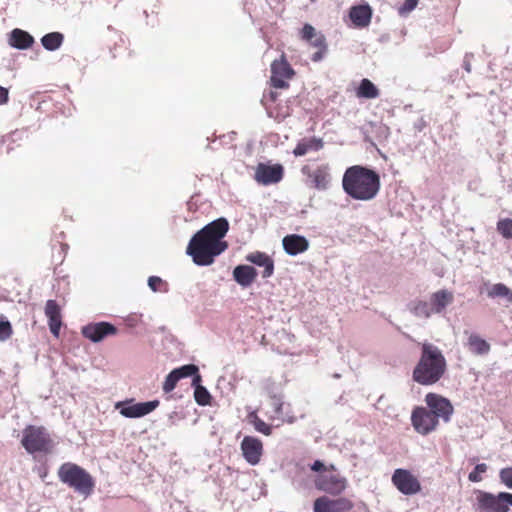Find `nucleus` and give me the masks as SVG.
Instances as JSON below:
<instances>
[{
    "mask_svg": "<svg viewBox=\"0 0 512 512\" xmlns=\"http://www.w3.org/2000/svg\"><path fill=\"white\" fill-rule=\"evenodd\" d=\"M229 230V222L219 217L198 230L190 239L186 254L198 266H210L216 257L225 252L228 243L224 240Z\"/></svg>",
    "mask_w": 512,
    "mask_h": 512,
    "instance_id": "1",
    "label": "nucleus"
},
{
    "mask_svg": "<svg viewBox=\"0 0 512 512\" xmlns=\"http://www.w3.org/2000/svg\"><path fill=\"white\" fill-rule=\"evenodd\" d=\"M380 187L379 174L366 166H350L342 177L343 191L354 200L370 201L377 196Z\"/></svg>",
    "mask_w": 512,
    "mask_h": 512,
    "instance_id": "2",
    "label": "nucleus"
},
{
    "mask_svg": "<svg viewBox=\"0 0 512 512\" xmlns=\"http://www.w3.org/2000/svg\"><path fill=\"white\" fill-rule=\"evenodd\" d=\"M446 370L447 361L442 351L432 343H422L420 358L412 371L413 381L431 386L440 381Z\"/></svg>",
    "mask_w": 512,
    "mask_h": 512,
    "instance_id": "3",
    "label": "nucleus"
},
{
    "mask_svg": "<svg viewBox=\"0 0 512 512\" xmlns=\"http://www.w3.org/2000/svg\"><path fill=\"white\" fill-rule=\"evenodd\" d=\"M59 480L75 492L88 497L92 494L95 487V480L91 474L83 467L72 463H63L57 471Z\"/></svg>",
    "mask_w": 512,
    "mask_h": 512,
    "instance_id": "4",
    "label": "nucleus"
},
{
    "mask_svg": "<svg viewBox=\"0 0 512 512\" xmlns=\"http://www.w3.org/2000/svg\"><path fill=\"white\" fill-rule=\"evenodd\" d=\"M476 499L473 504L474 512H509L512 507V493L491 492L476 490Z\"/></svg>",
    "mask_w": 512,
    "mask_h": 512,
    "instance_id": "5",
    "label": "nucleus"
},
{
    "mask_svg": "<svg viewBox=\"0 0 512 512\" xmlns=\"http://www.w3.org/2000/svg\"><path fill=\"white\" fill-rule=\"evenodd\" d=\"M21 444L29 454L49 453L53 448V441L42 426L28 425L23 430Z\"/></svg>",
    "mask_w": 512,
    "mask_h": 512,
    "instance_id": "6",
    "label": "nucleus"
},
{
    "mask_svg": "<svg viewBox=\"0 0 512 512\" xmlns=\"http://www.w3.org/2000/svg\"><path fill=\"white\" fill-rule=\"evenodd\" d=\"M159 400H151L146 402H136L135 399H126L116 403L115 408L119 413L130 419L144 417L153 412L159 406Z\"/></svg>",
    "mask_w": 512,
    "mask_h": 512,
    "instance_id": "7",
    "label": "nucleus"
},
{
    "mask_svg": "<svg viewBox=\"0 0 512 512\" xmlns=\"http://www.w3.org/2000/svg\"><path fill=\"white\" fill-rule=\"evenodd\" d=\"M425 402L427 409L438 421L442 419L445 423L450 422L451 417L454 413V407L451 401L436 393H428L425 396Z\"/></svg>",
    "mask_w": 512,
    "mask_h": 512,
    "instance_id": "8",
    "label": "nucleus"
},
{
    "mask_svg": "<svg viewBox=\"0 0 512 512\" xmlns=\"http://www.w3.org/2000/svg\"><path fill=\"white\" fill-rule=\"evenodd\" d=\"M301 39L308 42L311 46L318 50L312 54L311 60L313 62H320L323 60L327 53L328 46L326 37L320 31H317L311 24L306 23L300 31Z\"/></svg>",
    "mask_w": 512,
    "mask_h": 512,
    "instance_id": "9",
    "label": "nucleus"
},
{
    "mask_svg": "<svg viewBox=\"0 0 512 512\" xmlns=\"http://www.w3.org/2000/svg\"><path fill=\"white\" fill-rule=\"evenodd\" d=\"M295 72L284 55L271 63V86L277 89H285L289 86L287 80L294 76Z\"/></svg>",
    "mask_w": 512,
    "mask_h": 512,
    "instance_id": "10",
    "label": "nucleus"
},
{
    "mask_svg": "<svg viewBox=\"0 0 512 512\" xmlns=\"http://www.w3.org/2000/svg\"><path fill=\"white\" fill-rule=\"evenodd\" d=\"M117 332V327L107 321L91 322L81 328L83 337L87 338L92 343H99L109 336L116 335Z\"/></svg>",
    "mask_w": 512,
    "mask_h": 512,
    "instance_id": "11",
    "label": "nucleus"
},
{
    "mask_svg": "<svg viewBox=\"0 0 512 512\" xmlns=\"http://www.w3.org/2000/svg\"><path fill=\"white\" fill-rule=\"evenodd\" d=\"M411 423L416 432L421 435H428L436 429L439 421L430 414L427 408L417 406L412 411Z\"/></svg>",
    "mask_w": 512,
    "mask_h": 512,
    "instance_id": "12",
    "label": "nucleus"
},
{
    "mask_svg": "<svg viewBox=\"0 0 512 512\" xmlns=\"http://www.w3.org/2000/svg\"><path fill=\"white\" fill-rule=\"evenodd\" d=\"M284 176V168L281 164H270L260 162L255 168V180L262 185L268 186L279 183Z\"/></svg>",
    "mask_w": 512,
    "mask_h": 512,
    "instance_id": "13",
    "label": "nucleus"
},
{
    "mask_svg": "<svg viewBox=\"0 0 512 512\" xmlns=\"http://www.w3.org/2000/svg\"><path fill=\"white\" fill-rule=\"evenodd\" d=\"M392 483L404 495H414L421 490L418 479L406 469H396L392 475Z\"/></svg>",
    "mask_w": 512,
    "mask_h": 512,
    "instance_id": "14",
    "label": "nucleus"
},
{
    "mask_svg": "<svg viewBox=\"0 0 512 512\" xmlns=\"http://www.w3.org/2000/svg\"><path fill=\"white\" fill-rule=\"evenodd\" d=\"M243 458L252 466L257 465L263 454V444L254 436H245L240 444Z\"/></svg>",
    "mask_w": 512,
    "mask_h": 512,
    "instance_id": "15",
    "label": "nucleus"
},
{
    "mask_svg": "<svg viewBox=\"0 0 512 512\" xmlns=\"http://www.w3.org/2000/svg\"><path fill=\"white\" fill-rule=\"evenodd\" d=\"M347 486V480L339 475H319L315 480V487L330 495L341 494Z\"/></svg>",
    "mask_w": 512,
    "mask_h": 512,
    "instance_id": "16",
    "label": "nucleus"
},
{
    "mask_svg": "<svg viewBox=\"0 0 512 512\" xmlns=\"http://www.w3.org/2000/svg\"><path fill=\"white\" fill-rule=\"evenodd\" d=\"M302 173L311 180L312 187L317 190H326L331 182L330 168L327 164L318 166L311 171L308 166L302 168Z\"/></svg>",
    "mask_w": 512,
    "mask_h": 512,
    "instance_id": "17",
    "label": "nucleus"
},
{
    "mask_svg": "<svg viewBox=\"0 0 512 512\" xmlns=\"http://www.w3.org/2000/svg\"><path fill=\"white\" fill-rule=\"evenodd\" d=\"M284 251L290 256H297L309 248V241L305 236L289 234L282 239Z\"/></svg>",
    "mask_w": 512,
    "mask_h": 512,
    "instance_id": "18",
    "label": "nucleus"
},
{
    "mask_svg": "<svg viewBox=\"0 0 512 512\" xmlns=\"http://www.w3.org/2000/svg\"><path fill=\"white\" fill-rule=\"evenodd\" d=\"M372 13L371 6L364 2L362 4L352 6L349 10V17L356 27L364 28L370 24Z\"/></svg>",
    "mask_w": 512,
    "mask_h": 512,
    "instance_id": "19",
    "label": "nucleus"
},
{
    "mask_svg": "<svg viewBox=\"0 0 512 512\" xmlns=\"http://www.w3.org/2000/svg\"><path fill=\"white\" fill-rule=\"evenodd\" d=\"M247 262L252 263L255 266L263 267L262 271L263 278H269L274 273V260L265 252L255 251L249 253L245 257Z\"/></svg>",
    "mask_w": 512,
    "mask_h": 512,
    "instance_id": "20",
    "label": "nucleus"
},
{
    "mask_svg": "<svg viewBox=\"0 0 512 512\" xmlns=\"http://www.w3.org/2000/svg\"><path fill=\"white\" fill-rule=\"evenodd\" d=\"M232 274L237 284L243 288H247L255 281L258 272L253 266L240 264L234 267Z\"/></svg>",
    "mask_w": 512,
    "mask_h": 512,
    "instance_id": "21",
    "label": "nucleus"
},
{
    "mask_svg": "<svg viewBox=\"0 0 512 512\" xmlns=\"http://www.w3.org/2000/svg\"><path fill=\"white\" fill-rule=\"evenodd\" d=\"M34 42V37L29 32L20 28H15L8 34L9 45L18 50L28 49L32 47Z\"/></svg>",
    "mask_w": 512,
    "mask_h": 512,
    "instance_id": "22",
    "label": "nucleus"
},
{
    "mask_svg": "<svg viewBox=\"0 0 512 512\" xmlns=\"http://www.w3.org/2000/svg\"><path fill=\"white\" fill-rule=\"evenodd\" d=\"M453 300V294L446 289H442L431 295L429 303L433 313L440 314Z\"/></svg>",
    "mask_w": 512,
    "mask_h": 512,
    "instance_id": "23",
    "label": "nucleus"
},
{
    "mask_svg": "<svg viewBox=\"0 0 512 512\" xmlns=\"http://www.w3.org/2000/svg\"><path fill=\"white\" fill-rule=\"evenodd\" d=\"M323 140L317 137L304 138L300 140L293 150V154L296 157H301L307 154L309 151H319L323 148Z\"/></svg>",
    "mask_w": 512,
    "mask_h": 512,
    "instance_id": "24",
    "label": "nucleus"
},
{
    "mask_svg": "<svg viewBox=\"0 0 512 512\" xmlns=\"http://www.w3.org/2000/svg\"><path fill=\"white\" fill-rule=\"evenodd\" d=\"M40 42L45 50L53 52L62 46L64 34L58 31L49 32L41 37Z\"/></svg>",
    "mask_w": 512,
    "mask_h": 512,
    "instance_id": "25",
    "label": "nucleus"
},
{
    "mask_svg": "<svg viewBox=\"0 0 512 512\" xmlns=\"http://www.w3.org/2000/svg\"><path fill=\"white\" fill-rule=\"evenodd\" d=\"M356 95L358 98L375 99L379 96V89L372 81L363 78L356 89Z\"/></svg>",
    "mask_w": 512,
    "mask_h": 512,
    "instance_id": "26",
    "label": "nucleus"
},
{
    "mask_svg": "<svg viewBox=\"0 0 512 512\" xmlns=\"http://www.w3.org/2000/svg\"><path fill=\"white\" fill-rule=\"evenodd\" d=\"M246 420L250 425H252L254 427V429L257 432H259L265 436H269L272 434V430H273L272 425L263 421L258 416L256 410H252V411L248 412Z\"/></svg>",
    "mask_w": 512,
    "mask_h": 512,
    "instance_id": "27",
    "label": "nucleus"
},
{
    "mask_svg": "<svg viewBox=\"0 0 512 512\" xmlns=\"http://www.w3.org/2000/svg\"><path fill=\"white\" fill-rule=\"evenodd\" d=\"M468 346L470 351L476 355H485L490 350L489 343L476 334L470 335L468 338Z\"/></svg>",
    "mask_w": 512,
    "mask_h": 512,
    "instance_id": "28",
    "label": "nucleus"
},
{
    "mask_svg": "<svg viewBox=\"0 0 512 512\" xmlns=\"http://www.w3.org/2000/svg\"><path fill=\"white\" fill-rule=\"evenodd\" d=\"M490 298H504L508 304L512 303V290L504 283L494 284L488 291Z\"/></svg>",
    "mask_w": 512,
    "mask_h": 512,
    "instance_id": "29",
    "label": "nucleus"
},
{
    "mask_svg": "<svg viewBox=\"0 0 512 512\" xmlns=\"http://www.w3.org/2000/svg\"><path fill=\"white\" fill-rule=\"evenodd\" d=\"M410 311L419 318H429L433 314L430 303L421 300L412 302Z\"/></svg>",
    "mask_w": 512,
    "mask_h": 512,
    "instance_id": "30",
    "label": "nucleus"
},
{
    "mask_svg": "<svg viewBox=\"0 0 512 512\" xmlns=\"http://www.w3.org/2000/svg\"><path fill=\"white\" fill-rule=\"evenodd\" d=\"M147 284L153 292L167 293L169 290L168 283L159 276H150Z\"/></svg>",
    "mask_w": 512,
    "mask_h": 512,
    "instance_id": "31",
    "label": "nucleus"
},
{
    "mask_svg": "<svg viewBox=\"0 0 512 512\" xmlns=\"http://www.w3.org/2000/svg\"><path fill=\"white\" fill-rule=\"evenodd\" d=\"M194 399L198 405L206 406L210 404L212 396L208 389L203 386L195 388Z\"/></svg>",
    "mask_w": 512,
    "mask_h": 512,
    "instance_id": "32",
    "label": "nucleus"
},
{
    "mask_svg": "<svg viewBox=\"0 0 512 512\" xmlns=\"http://www.w3.org/2000/svg\"><path fill=\"white\" fill-rule=\"evenodd\" d=\"M331 502L334 512H346L354 507L353 502L345 497L331 499Z\"/></svg>",
    "mask_w": 512,
    "mask_h": 512,
    "instance_id": "33",
    "label": "nucleus"
},
{
    "mask_svg": "<svg viewBox=\"0 0 512 512\" xmlns=\"http://www.w3.org/2000/svg\"><path fill=\"white\" fill-rule=\"evenodd\" d=\"M313 511L314 512H334L331 499L328 498L327 496L318 497L314 501Z\"/></svg>",
    "mask_w": 512,
    "mask_h": 512,
    "instance_id": "34",
    "label": "nucleus"
},
{
    "mask_svg": "<svg viewBox=\"0 0 512 512\" xmlns=\"http://www.w3.org/2000/svg\"><path fill=\"white\" fill-rule=\"evenodd\" d=\"M13 334L11 322L5 316L0 317V342L7 341Z\"/></svg>",
    "mask_w": 512,
    "mask_h": 512,
    "instance_id": "35",
    "label": "nucleus"
},
{
    "mask_svg": "<svg viewBox=\"0 0 512 512\" xmlns=\"http://www.w3.org/2000/svg\"><path fill=\"white\" fill-rule=\"evenodd\" d=\"M180 377L178 376L177 372L173 369L172 371H170L168 373V375L166 376L165 380H164V383H163V386H162V389L165 393H170L172 392L177 383L180 381Z\"/></svg>",
    "mask_w": 512,
    "mask_h": 512,
    "instance_id": "36",
    "label": "nucleus"
},
{
    "mask_svg": "<svg viewBox=\"0 0 512 512\" xmlns=\"http://www.w3.org/2000/svg\"><path fill=\"white\" fill-rule=\"evenodd\" d=\"M271 406L273 407L275 418L284 420V401L280 395L270 396Z\"/></svg>",
    "mask_w": 512,
    "mask_h": 512,
    "instance_id": "37",
    "label": "nucleus"
},
{
    "mask_svg": "<svg viewBox=\"0 0 512 512\" xmlns=\"http://www.w3.org/2000/svg\"><path fill=\"white\" fill-rule=\"evenodd\" d=\"M497 231L505 238L512 239V219H501L497 222Z\"/></svg>",
    "mask_w": 512,
    "mask_h": 512,
    "instance_id": "38",
    "label": "nucleus"
},
{
    "mask_svg": "<svg viewBox=\"0 0 512 512\" xmlns=\"http://www.w3.org/2000/svg\"><path fill=\"white\" fill-rule=\"evenodd\" d=\"M198 366L195 364H185L180 367L175 368L174 370L177 372L180 379L191 377L193 374L198 372Z\"/></svg>",
    "mask_w": 512,
    "mask_h": 512,
    "instance_id": "39",
    "label": "nucleus"
},
{
    "mask_svg": "<svg viewBox=\"0 0 512 512\" xmlns=\"http://www.w3.org/2000/svg\"><path fill=\"white\" fill-rule=\"evenodd\" d=\"M45 315L46 317H60L61 309L58 303L55 300L49 299L45 305Z\"/></svg>",
    "mask_w": 512,
    "mask_h": 512,
    "instance_id": "40",
    "label": "nucleus"
},
{
    "mask_svg": "<svg viewBox=\"0 0 512 512\" xmlns=\"http://www.w3.org/2000/svg\"><path fill=\"white\" fill-rule=\"evenodd\" d=\"M419 0H405L403 4L398 8V14L400 16H407L412 12L418 5Z\"/></svg>",
    "mask_w": 512,
    "mask_h": 512,
    "instance_id": "41",
    "label": "nucleus"
},
{
    "mask_svg": "<svg viewBox=\"0 0 512 512\" xmlns=\"http://www.w3.org/2000/svg\"><path fill=\"white\" fill-rule=\"evenodd\" d=\"M486 470H487V465L485 463H479L474 467L473 471H471L469 473L468 479L471 482H479L482 480V477L480 476V474L486 472Z\"/></svg>",
    "mask_w": 512,
    "mask_h": 512,
    "instance_id": "42",
    "label": "nucleus"
},
{
    "mask_svg": "<svg viewBox=\"0 0 512 512\" xmlns=\"http://www.w3.org/2000/svg\"><path fill=\"white\" fill-rule=\"evenodd\" d=\"M499 478L502 484L508 489H512V467L502 468L499 472Z\"/></svg>",
    "mask_w": 512,
    "mask_h": 512,
    "instance_id": "43",
    "label": "nucleus"
},
{
    "mask_svg": "<svg viewBox=\"0 0 512 512\" xmlns=\"http://www.w3.org/2000/svg\"><path fill=\"white\" fill-rule=\"evenodd\" d=\"M48 326L52 335L58 337L62 326V317H48Z\"/></svg>",
    "mask_w": 512,
    "mask_h": 512,
    "instance_id": "44",
    "label": "nucleus"
},
{
    "mask_svg": "<svg viewBox=\"0 0 512 512\" xmlns=\"http://www.w3.org/2000/svg\"><path fill=\"white\" fill-rule=\"evenodd\" d=\"M9 101V91L0 85V105H4Z\"/></svg>",
    "mask_w": 512,
    "mask_h": 512,
    "instance_id": "45",
    "label": "nucleus"
},
{
    "mask_svg": "<svg viewBox=\"0 0 512 512\" xmlns=\"http://www.w3.org/2000/svg\"><path fill=\"white\" fill-rule=\"evenodd\" d=\"M311 470L314 471V472H322L325 470V464L323 461L321 460H315L311 466H310Z\"/></svg>",
    "mask_w": 512,
    "mask_h": 512,
    "instance_id": "46",
    "label": "nucleus"
},
{
    "mask_svg": "<svg viewBox=\"0 0 512 512\" xmlns=\"http://www.w3.org/2000/svg\"><path fill=\"white\" fill-rule=\"evenodd\" d=\"M191 378H192V386L194 387V389L197 387H203V385L201 384L202 377H201L199 371L196 372L195 374H193L191 376Z\"/></svg>",
    "mask_w": 512,
    "mask_h": 512,
    "instance_id": "47",
    "label": "nucleus"
},
{
    "mask_svg": "<svg viewBox=\"0 0 512 512\" xmlns=\"http://www.w3.org/2000/svg\"><path fill=\"white\" fill-rule=\"evenodd\" d=\"M426 123L425 121L420 118L417 120V122L414 123V128L417 130V131H422L423 128L425 127Z\"/></svg>",
    "mask_w": 512,
    "mask_h": 512,
    "instance_id": "48",
    "label": "nucleus"
},
{
    "mask_svg": "<svg viewBox=\"0 0 512 512\" xmlns=\"http://www.w3.org/2000/svg\"><path fill=\"white\" fill-rule=\"evenodd\" d=\"M463 68L467 72L471 71V64H470V60H469V55L468 54H466L465 57H464Z\"/></svg>",
    "mask_w": 512,
    "mask_h": 512,
    "instance_id": "49",
    "label": "nucleus"
},
{
    "mask_svg": "<svg viewBox=\"0 0 512 512\" xmlns=\"http://www.w3.org/2000/svg\"><path fill=\"white\" fill-rule=\"evenodd\" d=\"M277 95H278V94H277V92H274V91H270V92L268 93V97H269V98H270V100H271V101H273V102H274V101H276V99H277Z\"/></svg>",
    "mask_w": 512,
    "mask_h": 512,
    "instance_id": "50",
    "label": "nucleus"
},
{
    "mask_svg": "<svg viewBox=\"0 0 512 512\" xmlns=\"http://www.w3.org/2000/svg\"><path fill=\"white\" fill-rule=\"evenodd\" d=\"M333 377H334L335 379H339V378L341 377V375H340L339 373H335V374H333Z\"/></svg>",
    "mask_w": 512,
    "mask_h": 512,
    "instance_id": "51",
    "label": "nucleus"
},
{
    "mask_svg": "<svg viewBox=\"0 0 512 512\" xmlns=\"http://www.w3.org/2000/svg\"><path fill=\"white\" fill-rule=\"evenodd\" d=\"M287 421H288L289 423H292V422H294V418H293V417H291V418L287 419Z\"/></svg>",
    "mask_w": 512,
    "mask_h": 512,
    "instance_id": "52",
    "label": "nucleus"
},
{
    "mask_svg": "<svg viewBox=\"0 0 512 512\" xmlns=\"http://www.w3.org/2000/svg\"><path fill=\"white\" fill-rule=\"evenodd\" d=\"M175 414H176L175 412L171 413V414L169 415V418H170V419H172V418H173V416H174Z\"/></svg>",
    "mask_w": 512,
    "mask_h": 512,
    "instance_id": "53",
    "label": "nucleus"
}]
</instances>
